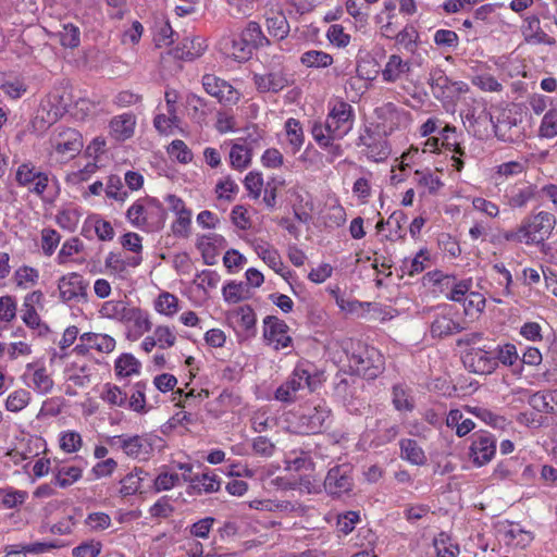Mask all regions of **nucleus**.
<instances>
[{
    "mask_svg": "<svg viewBox=\"0 0 557 557\" xmlns=\"http://www.w3.org/2000/svg\"><path fill=\"white\" fill-rule=\"evenodd\" d=\"M556 223V216L547 211L527 215L520 224L524 244L527 246H536L541 252L549 251L550 244L546 243V240L555 230Z\"/></svg>",
    "mask_w": 557,
    "mask_h": 557,
    "instance_id": "1",
    "label": "nucleus"
},
{
    "mask_svg": "<svg viewBox=\"0 0 557 557\" xmlns=\"http://www.w3.org/2000/svg\"><path fill=\"white\" fill-rule=\"evenodd\" d=\"M348 360L351 371L367 380L377 377L384 370V358L374 347L359 344Z\"/></svg>",
    "mask_w": 557,
    "mask_h": 557,
    "instance_id": "2",
    "label": "nucleus"
},
{
    "mask_svg": "<svg viewBox=\"0 0 557 557\" xmlns=\"http://www.w3.org/2000/svg\"><path fill=\"white\" fill-rule=\"evenodd\" d=\"M354 487V466L349 462L331 467L323 480V491L332 499H341L344 496H350Z\"/></svg>",
    "mask_w": 557,
    "mask_h": 557,
    "instance_id": "3",
    "label": "nucleus"
},
{
    "mask_svg": "<svg viewBox=\"0 0 557 557\" xmlns=\"http://www.w3.org/2000/svg\"><path fill=\"white\" fill-rule=\"evenodd\" d=\"M354 125V110L346 101H336L330 109L324 123L315 122L312 126H320L322 133L332 137H345Z\"/></svg>",
    "mask_w": 557,
    "mask_h": 557,
    "instance_id": "4",
    "label": "nucleus"
},
{
    "mask_svg": "<svg viewBox=\"0 0 557 557\" xmlns=\"http://www.w3.org/2000/svg\"><path fill=\"white\" fill-rule=\"evenodd\" d=\"M15 181L18 186L27 187L29 193L42 196L49 184V175L34 163L24 162L16 170Z\"/></svg>",
    "mask_w": 557,
    "mask_h": 557,
    "instance_id": "5",
    "label": "nucleus"
},
{
    "mask_svg": "<svg viewBox=\"0 0 557 557\" xmlns=\"http://www.w3.org/2000/svg\"><path fill=\"white\" fill-rule=\"evenodd\" d=\"M50 143L57 153L67 159L76 157L84 146L81 133L70 127H59L50 138Z\"/></svg>",
    "mask_w": 557,
    "mask_h": 557,
    "instance_id": "6",
    "label": "nucleus"
},
{
    "mask_svg": "<svg viewBox=\"0 0 557 557\" xmlns=\"http://www.w3.org/2000/svg\"><path fill=\"white\" fill-rule=\"evenodd\" d=\"M112 447L121 448L128 457L147 458L153 450L150 438L140 435L126 436L116 435L108 441Z\"/></svg>",
    "mask_w": 557,
    "mask_h": 557,
    "instance_id": "7",
    "label": "nucleus"
},
{
    "mask_svg": "<svg viewBox=\"0 0 557 557\" xmlns=\"http://www.w3.org/2000/svg\"><path fill=\"white\" fill-rule=\"evenodd\" d=\"M88 283L78 273L63 275L58 283L60 298L64 302H86Z\"/></svg>",
    "mask_w": 557,
    "mask_h": 557,
    "instance_id": "8",
    "label": "nucleus"
},
{
    "mask_svg": "<svg viewBox=\"0 0 557 557\" xmlns=\"http://www.w3.org/2000/svg\"><path fill=\"white\" fill-rule=\"evenodd\" d=\"M288 325L275 315H267L263 319V338L267 344L273 345L276 350L292 345L288 335Z\"/></svg>",
    "mask_w": 557,
    "mask_h": 557,
    "instance_id": "9",
    "label": "nucleus"
},
{
    "mask_svg": "<svg viewBox=\"0 0 557 557\" xmlns=\"http://www.w3.org/2000/svg\"><path fill=\"white\" fill-rule=\"evenodd\" d=\"M253 84L259 92L277 94L284 88L294 84L293 75L283 69L272 70L263 74H253Z\"/></svg>",
    "mask_w": 557,
    "mask_h": 557,
    "instance_id": "10",
    "label": "nucleus"
},
{
    "mask_svg": "<svg viewBox=\"0 0 557 557\" xmlns=\"http://www.w3.org/2000/svg\"><path fill=\"white\" fill-rule=\"evenodd\" d=\"M202 86L207 94L218 99L222 104H235L239 100L237 90L226 81L212 74L202 76Z\"/></svg>",
    "mask_w": 557,
    "mask_h": 557,
    "instance_id": "11",
    "label": "nucleus"
},
{
    "mask_svg": "<svg viewBox=\"0 0 557 557\" xmlns=\"http://www.w3.org/2000/svg\"><path fill=\"white\" fill-rule=\"evenodd\" d=\"M496 453V440L487 432L474 434V440L470 446V456L473 463L482 467L488 463Z\"/></svg>",
    "mask_w": 557,
    "mask_h": 557,
    "instance_id": "12",
    "label": "nucleus"
},
{
    "mask_svg": "<svg viewBox=\"0 0 557 557\" xmlns=\"http://www.w3.org/2000/svg\"><path fill=\"white\" fill-rule=\"evenodd\" d=\"M331 418V410L323 404L313 408H308L299 417V426L305 433H320L327 428V421Z\"/></svg>",
    "mask_w": 557,
    "mask_h": 557,
    "instance_id": "13",
    "label": "nucleus"
},
{
    "mask_svg": "<svg viewBox=\"0 0 557 557\" xmlns=\"http://www.w3.org/2000/svg\"><path fill=\"white\" fill-rule=\"evenodd\" d=\"M357 145L364 147L366 156L375 162L385 160L391 153L387 141L375 136L370 129L359 136Z\"/></svg>",
    "mask_w": 557,
    "mask_h": 557,
    "instance_id": "14",
    "label": "nucleus"
},
{
    "mask_svg": "<svg viewBox=\"0 0 557 557\" xmlns=\"http://www.w3.org/2000/svg\"><path fill=\"white\" fill-rule=\"evenodd\" d=\"M449 307L445 305L443 307L444 312L436 314L430 326V333L433 338H444L463 331V326L459 322H456L450 317Z\"/></svg>",
    "mask_w": 557,
    "mask_h": 557,
    "instance_id": "15",
    "label": "nucleus"
},
{
    "mask_svg": "<svg viewBox=\"0 0 557 557\" xmlns=\"http://www.w3.org/2000/svg\"><path fill=\"white\" fill-rule=\"evenodd\" d=\"M255 251L275 273L280 274L284 280H288L292 271L285 270L283 260L278 251L265 242L256 243Z\"/></svg>",
    "mask_w": 557,
    "mask_h": 557,
    "instance_id": "16",
    "label": "nucleus"
},
{
    "mask_svg": "<svg viewBox=\"0 0 557 557\" xmlns=\"http://www.w3.org/2000/svg\"><path fill=\"white\" fill-rule=\"evenodd\" d=\"M491 122L493 123L496 137L503 141L512 143L520 137L517 117L512 116L510 112H503L496 122L491 116Z\"/></svg>",
    "mask_w": 557,
    "mask_h": 557,
    "instance_id": "17",
    "label": "nucleus"
},
{
    "mask_svg": "<svg viewBox=\"0 0 557 557\" xmlns=\"http://www.w3.org/2000/svg\"><path fill=\"white\" fill-rule=\"evenodd\" d=\"M184 482H189L187 493L189 495L218 492L220 488V481L215 474L203 472L201 474H195L194 476L182 475Z\"/></svg>",
    "mask_w": 557,
    "mask_h": 557,
    "instance_id": "18",
    "label": "nucleus"
},
{
    "mask_svg": "<svg viewBox=\"0 0 557 557\" xmlns=\"http://www.w3.org/2000/svg\"><path fill=\"white\" fill-rule=\"evenodd\" d=\"M143 231L147 233H154L161 231L166 221V210L162 203L153 197H148V209Z\"/></svg>",
    "mask_w": 557,
    "mask_h": 557,
    "instance_id": "19",
    "label": "nucleus"
},
{
    "mask_svg": "<svg viewBox=\"0 0 557 557\" xmlns=\"http://www.w3.org/2000/svg\"><path fill=\"white\" fill-rule=\"evenodd\" d=\"M207 49V45H205V40L200 37L184 38L177 47H175L171 54L175 59L191 61L196 58H199L205 50Z\"/></svg>",
    "mask_w": 557,
    "mask_h": 557,
    "instance_id": "20",
    "label": "nucleus"
},
{
    "mask_svg": "<svg viewBox=\"0 0 557 557\" xmlns=\"http://www.w3.org/2000/svg\"><path fill=\"white\" fill-rule=\"evenodd\" d=\"M451 79L441 67H433L430 72L429 84L433 96L438 100L451 99L450 92Z\"/></svg>",
    "mask_w": 557,
    "mask_h": 557,
    "instance_id": "21",
    "label": "nucleus"
},
{
    "mask_svg": "<svg viewBox=\"0 0 557 557\" xmlns=\"http://www.w3.org/2000/svg\"><path fill=\"white\" fill-rule=\"evenodd\" d=\"M359 381L355 377H342L336 384H335V395L337 398H339L343 404L347 407L348 410H358V407L355 405L356 400V391H357V384Z\"/></svg>",
    "mask_w": 557,
    "mask_h": 557,
    "instance_id": "22",
    "label": "nucleus"
},
{
    "mask_svg": "<svg viewBox=\"0 0 557 557\" xmlns=\"http://www.w3.org/2000/svg\"><path fill=\"white\" fill-rule=\"evenodd\" d=\"M410 70L411 64L408 61H404L398 54H392L382 71V78L384 82L395 83Z\"/></svg>",
    "mask_w": 557,
    "mask_h": 557,
    "instance_id": "23",
    "label": "nucleus"
},
{
    "mask_svg": "<svg viewBox=\"0 0 557 557\" xmlns=\"http://www.w3.org/2000/svg\"><path fill=\"white\" fill-rule=\"evenodd\" d=\"M135 124L136 119L132 113H124L115 116L110 122L111 134L117 140L131 138L134 134Z\"/></svg>",
    "mask_w": 557,
    "mask_h": 557,
    "instance_id": "24",
    "label": "nucleus"
},
{
    "mask_svg": "<svg viewBox=\"0 0 557 557\" xmlns=\"http://www.w3.org/2000/svg\"><path fill=\"white\" fill-rule=\"evenodd\" d=\"M243 40L251 48L252 51L270 46V39L263 34L259 23L251 21L240 33Z\"/></svg>",
    "mask_w": 557,
    "mask_h": 557,
    "instance_id": "25",
    "label": "nucleus"
},
{
    "mask_svg": "<svg viewBox=\"0 0 557 557\" xmlns=\"http://www.w3.org/2000/svg\"><path fill=\"white\" fill-rule=\"evenodd\" d=\"M224 52L237 62L248 61L253 51L239 36L238 38H227L223 42Z\"/></svg>",
    "mask_w": 557,
    "mask_h": 557,
    "instance_id": "26",
    "label": "nucleus"
},
{
    "mask_svg": "<svg viewBox=\"0 0 557 557\" xmlns=\"http://www.w3.org/2000/svg\"><path fill=\"white\" fill-rule=\"evenodd\" d=\"M436 283H440L442 285H445V286H449L451 285V290L446 294V298L448 300H451V301H456V302H461V301H466L467 299L465 298L466 294L469 292V289L471 288V285H472V282L471 280H463V281H459V282H455V277L454 276H443V278H436L435 280Z\"/></svg>",
    "mask_w": 557,
    "mask_h": 557,
    "instance_id": "27",
    "label": "nucleus"
},
{
    "mask_svg": "<svg viewBox=\"0 0 557 557\" xmlns=\"http://www.w3.org/2000/svg\"><path fill=\"white\" fill-rule=\"evenodd\" d=\"M131 311L132 307H128L127 304L123 300H108L102 305L99 312L103 318L126 323Z\"/></svg>",
    "mask_w": 557,
    "mask_h": 557,
    "instance_id": "28",
    "label": "nucleus"
},
{
    "mask_svg": "<svg viewBox=\"0 0 557 557\" xmlns=\"http://www.w3.org/2000/svg\"><path fill=\"white\" fill-rule=\"evenodd\" d=\"M140 368V361L128 352L119 356L114 362L115 375L120 379L139 374Z\"/></svg>",
    "mask_w": 557,
    "mask_h": 557,
    "instance_id": "29",
    "label": "nucleus"
},
{
    "mask_svg": "<svg viewBox=\"0 0 557 557\" xmlns=\"http://www.w3.org/2000/svg\"><path fill=\"white\" fill-rule=\"evenodd\" d=\"M148 476L141 468H135L132 472L126 474L121 481L120 493L122 496H131L140 492L141 482Z\"/></svg>",
    "mask_w": 557,
    "mask_h": 557,
    "instance_id": "30",
    "label": "nucleus"
},
{
    "mask_svg": "<svg viewBox=\"0 0 557 557\" xmlns=\"http://www.w3.org/2000/svg\"><path fill=\"white\" fill-rule=\"evenodd\" d=\"M267 29L273 38L285 39L290 30L289 23L282 12H275L265 20Z\"/></svg>",
    "mask_w": 557,
    "mask_h": 557,
    "instance_id": "31",
    "label": "nucleus"
},
{
    "mask_svg": "<svg viewBox=\"0 0 557 557\" xmlns=\"http://www.w3.org/2000/svg\"><path fill=\"white\" fill-rule=\"evenodd\" d=\"M79 339L83 343H88L90 349H96L104 354H109L115 348V339L107 334L88 332L82 334Z\"/></svg>",
    "mask_w": 557,
    "mask_h": 557,
    "instance_id": "32",
    "label": "nucleus"
},
{
    "mask_svg": "<svg viewBox=\"0 0 557 557\" xmlns=\"http://www.w3.org/2000/svg\"><path fill=\"white\" fill-rule=\"evenodd\" d=\"M392 403L398 411H412L414 400L411 396V389L404 384H396L392 389Z\"/></svg>",
    "mask_w": 557,
    "mask_h": 557,
    "instance_id": "33",
    "label": "nucleus"
},
{
    "mask_svg": "<svg viewBox=\"0 0 557 557\" xmlns=\"http://www.w3.org/2000/svg\"><path fill=\"white\" fill-rule=\"evenodd\" d=\"M401 458L412 465L422 466L426 461L423 449L418 445L417 441L404 438L399 443Z\"/></svg>",
    "mask_w": 557,
    "mask_h": 557,
    "instance_id": "34",
    "label": "nucleus"
},
{
    "mask_svg": "<svg viewBox=\"0 0 557 557\" xmlns=\"http://www.w3.org/2000/svg\"><path fill=\"white\" fill-rule=\"evenodd\" d=\"M394 39L407 52L414 53L419 47L420 36L413 25L407 24L400 32L396 33Z\"/></svg>",
    "mask_w": 557,
    "mask_h": 557,
    "instance_id": "35",
    "label": "nucleus"
},
{
    "mask_svg": "<svg viewBox=\"0 0 557 557\" xmlns=\"http://www.w3.org/2000/svg\"><path fill=\"white\" fill-rule=\"evenodd\" d=\"M311 134L320 148L327 149L329 153H331L333 158H337L343 154L342 146L335 143L343 137H332V135H325L322 133L320 126H312Z\"/></svg>",
    "mask_w": 557,
    "mask_h": 557,
    "instance_id": "36",
    "label": "nucleus"
},
{
    "mask_svg": "<svg viewBox=\"0 0 557 557\" xmlns=\"http://www.w3.org/2000/svg\"><path fill=\"white\" fill-rule=\"evenodd\" d=\"M148 197L136 200L126 211L127 221L143 231L147 215Z\"/></svg>",
    "mask_w": 557,
    "mask_h": 557,
    "instance_id": "37",
    "label": "nucleus"
},
{
    "mask_svg": "<svg viewBox=\"0 0 557 557\" xmlns=\"http://www.w3.org/2000/svg\"><path fill=\"white\" fill-rule=\"evenodd\" d=\"M82 478V469L76 466H61L57 468L53 483L60 487H67Z\"/></svg>",
    "mask_w": 557,
    "mask_h": 557,
    "instance_id": "38",
    "label": "nucleus"
},
{
    "mask_svg": "<svg viewBox=\"0 0 557 557\" xmlns=\"http://www.w3.org/2000/svg\"><path fill=\"white\" fill-rule=\"evenodd\" d=\"M285 129L292 152H298L304 144V132L300 122L290 117L285 123Z\"/></svg>",
    "mask_w": 557,
    "mask_h": 557,
    "instance_id": "39",
    "label": "nucleus"
},
{
    "mask_svg": "<svg viewBox=\"0 0 557 557\" xmlns=\"http://www.w3.org/2000/svg\"><path fill=\"white\" fill-rule=\"evenodd\" d=\"M300 61L308 67L324 69L333 63V58L324 51L309 50L302 53Z\"/></svg>",
    "mask_w": 557,
    "mask_h": 557,
    "instance_id": "40",
    "label": "nucleus"
},
{
    "mask_svg": "<svg viewBox=\"0 0 557 557\" xmlns=\"http://www.w3.org/2000/svg\"><path fill=\"white\" fill-rule=\"evenodd\" d=\"M524 22H525V25L523 26L524 32L529 36L535 38L536 41L540 44H545V45H549V46L555 45L556 40L541 29L539 17H536L534 15L529 16L525 18Z\"/></svg>",
    "mask_w": 557,
    "mask_h": 557,
    "instance_id": "41",
    "label": "nucleus"
},
{
    "mask_svg": "<svg viewBox=\"0 0 557 557\" xmlns=\"http://www.w3.org/2000/svg\"><path fill=\"white\" fill-rule=\"evenodd\" d=\"M30 393L25 388L12 392L5 400V409L11 412H20L30 401Z\"/></svg>",
    "mask_w": 557,
    "mask_h": 557,
    "instance_id": "42",
    "label": "nucleus"
},
{
    "mask_svg": "<svg viewBox=\"0 0 557 557\" xmlns=\"http://www.w3.org/2000/svg\"><path fill=\"white\" fill-rule=\"evenodd\" d=\"M147 388V383L139 381L134 384V392L131 395L129 399L127 398V406L133 411L138 413L146 412V396L145 391Z\"/></svg>",
    "mask_w": 557,
    "mask_h": 557,
    "instance_id": "43",
    "label": "nucleus"
},
{
    "mask_svg": "<svg viewBox=\"0 0 557 557\" xmlns=\"http://www.w3.org/2000/svg\"><path fill=\"white\" fill-rule=\"evenodd\" d=\"M249 289L244 282H230L223 287L224 300L231 304H237L246 298Z\"/></svg>",
    "mask_w": 557,
    "mask_h": 557,
    "instance_id": "44",
    "label": "nucleus"
},
{
    "mask_svg": "<svg viewBox=\"0 0 557 557\" xmlns=\"http://www.w3.org/2000/svg\"><path fill=\"white\" fill-rule=\"evenodd\" d=\"M126 323H133L136 332L139 335H143L146 332H149L152 327V323L149 320V314L146 311H143L140 308L132 307V311L128 314Z\"/></svg>",
    "mask_w": 557,
    "mask_h": 557,
    "instance_id": "45",
    "label": "nucleus"
},
{
    "mask_svg": "<svg viewBox=\"0 0 557 557\" xmlns=\"http://www.w3.org/2000/svg\"><path fill=\"white\" fill-rule=\"evenodd\" d=\"M154 308L159 313L171 317L178 310V299L173 294L163 292L156 300Z\"/></svg>",
    "mask_w": 557,
    "mask_h": 557,
    "instance_id": "46",
    "label": "nucleus"
},
{
    "mask_svg": "<svg viewBox=\"0 0 557 557\" xmlns=\"http://www.w3.org/2000/svg\"><path fill=\"white\" fill-rule=\"evenodd\" d=\"M235 317L238 319L239 325L248 335H255L256 333V313L250 306L239 307L235 311Z\"/></svg>",
    "mask_w": 557,
    "mask_h": 557,
    "instance_id": "47",
    "label": "nucleus"
},
{
    "mask_svg": "<svg viewBox=\"0 0 557 557\" xmlns=\"http://www.w3.org/2000/svg\"><path fill=\"white\" fill-rule=\"evenodd\" d=\"M449 541V536L444 532L434 539V547L438 557H457L459 555V545L451 544Z\"/></svg>",
    "mask_w": 557,
    "mask_h": 557,
    "instance_id": "48",
    "label": "nucleus"
},
{
    "mask_svg": "<svg viewBox=\"0 0 557 557\" xmlns=\"http://www.w3.org/2000/svg\"><path fill=\"white\" fill-rule=\"evenodd\" d=\"M60 44L64 48L74 49L79 46L81 32L79 28L73 24H64L62 30L59 32Z\"/></svg>",
    "mask_w": 557,
    "mask_h": 557,
    "instance_id": "49",
    "label": "nucleus"
},
{
    "mask_svg": "<svg viewBox=\"0 0 557 557\" xmlns=\"http://www.w3.org/2000/svg\"><path fill=\"white\" fill-rule=\"evenodd\" d=\"M541 138H554L557 136V110L547 111L541 122L539 128Z\"/></svg>",
    "mask_w": 557,
    "mask_h": 557,
    "instance_id": "50",
    "label": "nucleus"
},
{
    "mask_svg": "<svg viewBox=\"0 0 557 557\" xmlns=\"http://www.w3.org/2000/svg\"><path fill=\"white\" fill-rule=\"evenodd\" d=\"M416 181L419 185L429 189L430 194H435L444 185L438 176H435L430 170H417L414 172Z\"/></svg>",
    "mask_w": 557,
    "mask_h": 557,
    "instance_id": "51",
    "label": "nucleus"
},
{
    "mask_svg": "<svg viewBox=\"0 0 557 557\" xmlns=\"http://www.w3.org/2000/svg\"><path fill=\"white\" fill-rule=\"evenodd\" d=\"M191 225V211H183L176 214L175 221L171 225L172 233L176 237L187 238L190 233Z\"/></svg>",
    "mask_w": 557,
    "mask_h": 557,
    "instance_id": "52",
    "label": "nucleus"
},
{
    "mask_svg": "<svg viewBox=\"0 0 557 557\" xmlns=\"http://www.w3.org/2000/svg\"><path fill=\"white\" fill-rule=\"evenodd\" d=\"M87 222L91 223L95 233L100 240L109 242L114 237V230L109 221L101 219L99 215L89 216Z\"/></svg>",
    "mask_w": 557,
    "mask_h": 557,
    "instance_id": "53",
    "label": "nucleus"
},
{
    "mask_svg": "<svg viewBox=\"0 0 557 557\" xmlns=\"http://www.w3.org/2000/svg\"><path fill=\"white\" fill-rule=\"evenodd\" d=\"M106 195L108 198L116 201H125L128 196L126 190H123V184L121 177L117 175H110L107 181Z\"/></svg>",
    "mask_w": 557,
    "mask_h": 557,
    "instance_id": "54",
    "label": "nucleus"
},
{
    "mask_svg": "<svg viewBox=\"0 0 557 557\" xmlns=\"http://www.w3.org/2000/svg\"><path fill=\"white\" fill-rule=\"evenodd\" d=\"M22 320L28 327L38 330L39 336H44L50 332L49 326L41 323L40 317L35 308H24Z\"/></svg>",
    "mask_w": 557,
    "mask_h": 557,
    "instance_id": "55",
    "label": "nucleus"
},
{
    "mask_svg": "<svg viewBox=\"0 0 557 557\" xmlns=\"http://www.w3.org/2000/svg\"><path fill=\"white\" fill-rule=\"evenodd\" d=\"M231 165L236 170H243L250 162V153L243 145H233L230 150Z\"/></svg>",
    "mask_w": 557,
    "mask_h": 557,
    "instance_id": "56",
    "label": "nucleus"
},
{
    "mask_svg": "<svg viewBox=\"0 0 557 557\" xmlns=\"http://www.w3.org/2000/svg\"><path fill=\"white\" fill-rule=\"evenodd\" d=\"M178 34L172 28L169 21H165L158 29L153 37V41L158 48L171 46L175 41Z\"/></svg>",
    "mask_w": 557,
    "mask_h": 557,
    "instance_id": "57",
    "label": "nucleus"
},
{
    "mask_svg": "<svg viewBox=\"0 0 557 557\" xmlns=\"http://www.w3.org/2000/svg\"><path fill=\"white\" fill-rule=\"evenodd\" d=\"M26 497L27 493L24 491L0 488V503L8 509H12L18 505H22Z\"/></svg>",
    "mask_w": 557,
    "mask_h": 557,
    "instance_id": "58",
    "label": "nucleus"
},
{
    "mask_svg": "<svg viewBox=\"0 0 557 557\" xmlns=\"http://www.w3.org/2000/svg\"><path fill=\"white\" fill-rule=\"evenodd\" d=\"M168 152L171 157L175 158L178 162L184 164L193 160L191 150L181 139L173 140L168 148Z\"/></svg>",
    "mask_w": 557,
    "mask_h": 557,
    "instance_id": "59",
    "label": "nucleus"
},
{
    "mask_svg": "<svg viewBox=\"0 0 557 557\" xmlns=\"http://www.w3.org/2000/svg\"><path fill=\"white\" fill-rule=\"evenodd\" d=\"M34 388L39 394H48L53 388V380L47 373L45 368L35 370L33 374Z\"/></svg>",
    "mask_w": 557,
    "mask_h": 557,
    "instance_id": "60",
    "label": "nucleus"
},
{
    "mask_svg": "<svg viewBox=\"0 0 557 557\" xmlns=\"http://www.w3.org/2000/svg\"><path fill=\"white\" fill-rule=\"evenodd\" d=\"M83 243L77 237L67 239L61 247L58 253V263L63 264L67 262L70 257L79 253L83 250Z\"/></svg>",
    "mask_w": 557,
    "mask_h": 557,
    "instance_id": "61",
    "label": "nucleus"
},
{
    "mask_svg": "<svg viewBox=\"0 0 557 557\" xmlns=\"http://www.w3.org/2000/svg\"><path fill=\"white\" fill-rule=\"evenodd\" d=\"M506 536L511 541H515L516 546L521 548L529 546L534 539L532 532L521 529L519 524L511 525L507 531Z\"/></svg>",
    "mask_w": 557,
    "mask_h": 557,
    "instance_id": "62",
    "label": "nucleus"
},
{
    "mask_svg": "<svg viewBox=\"0 0 557 557\" xmlns=\"http://www.w3.org/2000/svg\"><path fill=\"white\" fill-rule=\"evenodd\" d=\"M61 240V235L53 228L41 231V248L46 256H51Z\"/></svg>",
    "mask_w": 557,
    "mask_h": 557,
    "instance_id": "63",
    "label": "nucleus"
},
{
    "mask_svg": "<svg viewBox=\"0 0 557 557\" xmlns=\"http://www.w3.org/2000/svg\"><path fill=\"white\" fill-rule=\"evenodd\" d=\"M153 336L161 349L170 348L175 345L176 336L172 329L166 325H159L153 332Z\"/></svg>",
    "mask_w": 557,
    "mask_h": 557,
    "instance_id": "64",
    "label": "nucleus"
}]
</instances>
